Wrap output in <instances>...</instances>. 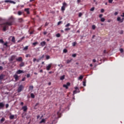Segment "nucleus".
I'll return each mask as SVG.
<instances>
[{"instance_id":"obj_25","label":"nucleus","mask_w":124,"mask_h":124,"mask_svg":"<svg viewBox=\"0 0 124 124\" xmlns=\"http://www.w3.org/2000/svg\"><path fill=\"white\" fill-rule=\"evenodd\" d=\"M31 98H34L35 97V96L34 95V94L32 93H31Z\"/></svg>"},{"instance_id":"obj_18","label":"nucleus","mask_w":124,"mask_h":124,"mask_svg":"<svg viewBox=\"0 0 124 124\" xmlns=\"http://www.w3.org/2000/svg\"><path fill=\"white\" fill-rule=\"evenodd\" d=\"M4 121H5V118H4L3 117L0 120V124H2V123H3V122H4Z\"/></svg>"},{"instance_id":"obj_12","label":"nucleus","mask_w":124,"mask_h":124,"mask_svg":"<svg viewBox=\"0 0 124 124\" xmlns=\"http://www.w3.org/2000/svg\"><path fill=\"white\" fill-rule=\"evenodd\" d=\"M18 23H24V19L22 18H20L18 19Z\"/></svg>"},{"instance_id":"obj_41","label":"nucleus","mask_w":124,"mask_h":124,"mask_svg":"<svg viewBox=\"0 0 124 124\" xmlns=\"http://www.w3.org/2000/svg\"><path fill=\"white\" fill-rule=\"evenodd\" d=\"M82 13H79L78 14V17H82Z\"/></svg>"},{"instance_id":"obj_34","label":"nucleus","mask_w":124,"mask_h":124,"mask_svg":"<svg viewBox=\"0 0 124 124\" xmlns=\"http://www.w3.org/2000/svg\"><path fill=\"white\" fill-rule=\"evenodd\" d=\"M37 44H38V43L34 42L32 43V45H33V46H36Z\"/></svg>"},{"instance_id":"obj_9","label":"nucleus","mask_w":124,"mask_h":124,"mask_svg":"<svg viewBox=\"0 0 124 124\" xmlns=\"http://www.w3.org/2000/svg\"><path fill=\"white\" fill-rule=\"evenodd\" d=\"M21 73H25V72L21 70H18L16 71V74H21Z\"/></svg>"},{"instance_id":"obj_60","label":"nucleus","mask_w":124,"mask_h":124,"mask_svg":"<svg viewBox=\"0 0 124 124\" xmlns=\"http://www.w3.org/2000/svg\"><path fill=\"white\" fill-rule=\"evenodd\" d=\"M124 18L123 17L122 19H121V23H123L124 22Z\"/></svg>"},{"instance_id":"obj_29","label":"nucleus","mask_w":124,"mask_h":124,"mask_svg":"<svg viewBox=\"0 0 124 124\" xmlns=\"http://www.w3.org/2000/svg\"><path fill=\"white\" fill-rule=\"evenodd\" d=\"M18 15H19V16L22 15V14H23V13L21 11H18L17 13Z\"/></svg>"},{"instance_id":"obj_64","label":"nucleus","mask_w":124,"mask_h":124,"mask_svg":"<svg viewBox=\"0 0 124 124\" xmlns=\"http://www.w3.org/2000/svg\"><path fill=\"white\" fill-rule=\"evenodd\" d=\"M121 17H124V13H123V15H122Z\"/></svg>"},{"instance_id":"obj_50","label":"nucleus","mask_w":124,"mask_h":124,"mask_svg":"<svg viewBox=\"0 0 124 124\" xmlns=\"http://www.w3.org/2000/svg\"><path fill=\"white\" fill-rule=\"evenodd\" d=\"M102 16H103V15H102V14H100V15H99V18H102Z\"/></svg>"},{"instance_id":"obj_13","label":"nucleus","mask_w":124,"mask_h":124,"mask_svg":"<svg viewBox=\"0 0 124 124\" xmlns=\"http://www.w3.org/2000/svg\"><path fill=\"white\" fill-rule=\"evenodd\" d=\"M3 107H4V104L2 102L0 103V109H2Z\"/></svg>"},{"instance_id":"obj_54","label":"nucleus","mask_w":124,"mask_h":124,"mask_svg":"<svg viewBox=\"0 0 124 124\" xmlns=\"http://www.w3.org/2000/svg\"><path fill=\"white\" fill-rule=\"evenodd\" d=\"M2 69H3V67L0 66V70H2Z\"/></svg>"},{"instance_id":"obj_14","label":"nucleus","mask_w":124,"mask_h":124,"mask_svg":"<svg viewBox=\"0 0 124 124\" xmlns=\"http://www.w3.org/2000/svg\"><path fill=\"white\" fill-rule=\"evenodd\" d=\"M40 44L42 47H44V46H45V45H46V42L43 41L41 42Z\"/></svg>"},{"instance_id":"obj_38","label":"nucleus","mask_w":124,"mask_h":124,"mask_svg":"<svg viewBox=\"0 0 124 124\" xmlns=\"http://www.w3.org/2000/svg\"><path fill=\"white\" fill-rule=\"evenodd\" d=\"M94 7H92L91 9H90V11H94Z\"/></svg>"},{"instance_id":"obj_44","label":"nucleus","mask_w":124,"mask_h":124,"mask_svg":"<svg viewBox=\"0 0 124 124\" xmlns=\"http://www.w3.org/2000/svg\"><path fill=\"white\" fill-rule=\"evenodd\" d=\"M50 59V56L49 55H47L46 56V60H49Z\"/></svg>"},{"instance_id":"obj_20","label":"nucleus","mask_w":124,"mask_h":124,"mask_svg":"<svg viewBox=\"0 0 124 124\" xmlns=\"http://www.w3.org/2000/svg\"><path fill=\"white\" fill-rule=\"evenodd\" d=\"M72 62V59H71V60H67L66 63H67V64L70 63V62Z\"/></svg>"},{"instance_id":"obj_11","label":"nucleus","mask_w":124,"mask_h":124,"mask_svg":"<svg viewBox=\"0 0 124 124\" xmlns=\"http://www.w3.org/2000/svg\"><path fill=\"white\" fill-rule=\"evenodd\" d=\"M14 78H15L16 81H17L18 79H19V77L18 76V75H17V74H15L14 76Z\"/></svg>"},{"instance_id":"obj_45","label":"nucleus","mask_w":124,"mask_h":124,"mask_svg":"<svg viewBox=\"0 0 124 124\" xmlns=\"http://www.w3.org/2000/svg\"><path fill=\"white\" fill-rule=\"evenodd\" d=\"M113 0H108V3H112V2H113Z\"/></svg>"},{"instance_id":"obj_32","label":"nucleus","mask_w":124,"mask_h":124,"mask_svg":"<svg viewBox=\"0 0 124 124\" xmlns=\"http://www.w3.org/2000/svg\"><path fill=\"white\" fill-rule=\"evenodd\" d=\"M76 44H77V43L76 42H75L74 43H72V45L74 47L75 46H76Z\"/></svg>"},{"instance_id":"obj_30","label":"nucleus","mask_w":124,"mask_h":124,"mask_svg":"<svg viewBox=\"0 0 124 124\" xmlns=\"http://www.w3.org/2000/svg\"><path fill=\"white\" fill-rule=\"evenodd\" d=\"M28 49H29V46H26L25 47H24L23 50H28Z\"/></svg>"},{"instance_id":"obj_31","label":"nucleus","mask_w":124,"mask_h":124,"mask_svg":"<svg viewBox=\"0 0 124 124\" xmlns=\"http://www.w3.org/2000/svg\"><path fill=\"white\" fill-rule=\"evenodd\" d=\"M105 21V18L104 17L101 18V22H104Z\"/></svg>"},{"instance_id":"obj_58","label":"nucleus","mask_w":124,"mask_h":124,"mask_svg":"<svg viewBox=\"0 0 124 124\" xmlns=\"http://www.w3.org/2000/svg\"><path fill=\"white\" fill-rule=\"evenodd\" d=\"M75 89L76 91L78 90V91H79V89L78 88V87H75Z\"/></svg>"},{"instance_id":"obj_61","label":"nucleus","mask_w":124,"mask_h":124,"mask_svg":"<svg viewBox=\"0 0 124 124\" xmlns=\"http://www.w3.org/2000/svg\"><path fill=\"white\" fill-rule=\"evenodd\" d=\"M25 80H26V78H24L22 79V81H25Z\"/></svg>"},{"instance_id":"obj_3","label":"nucleus","mask_w":124,"mask_h":124,"mask_svg":"<svg viewBox=\"0 0 124 124\" xmlns=\"http://www.w3.org/2000/svg\"><path fill=\"white\" fill-rule=\"evenodd\" d=\"M24 89V86L22 85H20L17 89V93H21Z\"/></svg>"},{"instance_id":"obj_36","label":"nucleus","mask_w":124,"mask_h":124,"mask_svg":"<svg viewBox=\"0 0 124 124\" xmlns=\"http://www.w3.org/2000/svg\"><path fill=\"white\" fill-rule=\"evenodd\" d=\"M70 23H67L65 26V28H68V27H70Z\"/></svg>"},{"instance_id":"obj_37","label":"nucleus","mask_w":124,"mask_h":124,"mask_svg":"<svg viewBox=\"0 0 124 124\" xmlns=\"http://www.w3.org/2000/svg\"><path fill=\"white\" fill-rule=\"evenodd\" d=\"M96 26L94 25L92 26V30H95Z\"/></svg>"},{"instance_id":"obj_40","label":"nucleus","mask_w":124,"mask_h":124,"mask_svg":"<svg viewBox=\"0 0 124 124\" xmlns=\"http://www.w3.org/2000/svg\"><path fill=\"white\" fill-rule=\"evenodd\" d=\"M63 52L64 53H67V49H64Z\"/></svg>"},{"instance_id":"obj_2","label":"nucleus","mask_w":124,"mask_h":124,"mask_svg":"<svg viewBox=\"0 0 124 124\" xmlns=\"http://www.w3.org/2000/svg\"><path fill=\"white\" fill-rule=\"evenodd\" d=\"M66 6H67V4L65 2H64L61 8L62 11H64V10H65V7H66Z\"/></svg>"},{"instance_id":"obj_19","label":"nucleus","mask_w":124,"mask_h":124,"mask_svg":"<svg viewBox=\"0 0 124 124\" xmlns=\"http://www.w3.org/2000/svg\"><path fill=\"white\" fill-rule=\"evenodd\" d=\"M12 42L13 43H15L16 42V41L15 40V37H13L12 39Z\"/></svg>"},{"instance_id":"obj_51","label":"nucleus","mask_w":124,"mask_h":124,"mask_svg":"<svg viewBox=\"0 0 124 124\" xmlns=\"http://www.w3.org/2000/svg\"><path fill=\"white\" fill-rule=\"evenodd\" d=\"M104 11H105V10H104V9H102L101 10V13H103V12H104Z\"/></svg>"},{"instance_id":"obj_39","label":"nucleus","mask_w":124,"mask_h":124,"mask_svg":"<svg viewBox=\"0 0 124 124\" xmlns=\"http://www.w3.org/2000/svg\"><path fill=\"white\" fill-rule=\"evenodd\" d=\"M56 37H61V34H60V33H57V34H56Z\"/></svg>"},{"instance_id":"obj_42","label":"nucleus","mask_w":124,"mask_h":124,"mask_svg":"<svg viewBox=\"0 0 124 124\" xmlns=\"http://www.w3.org/2000/svg\"><path fill=\"white\" fill-rule=\"evenodd\" d=\"M0 43H4V41H3V40L0 39Z\"/></svg>"},{"instance_id":"obj_47","label":"nucleus","mask_w":124,"mask_h":124,"mask_svg":"<svg viewBox=\"0 0 124 124\" xmlns=\"http://www.w3.org/2000/svg\"><path fill=\"white\" fill-rule=\"evenodd\" d=\"M120 52L121 53H123L124 52V49L123 48H121L120 50Z\"/></svg>"},{"instance_id":"obj_33","label":"nucleus","mask_w":124,"mask_h":124,"mask_svg":"<svg viewBox=\"0 0 124 124\" xmlns=\"http://www.w3.org/2000/svg\"><path fill=\"white\" fill-rule=\"evenodd\" d=\"M8 44V42H6L5 43H4V46H6L7 47H8V45H7Z\"/></svg>"},{"instance_id":"obj_23","label":"nucleus","mask_w":124,"mask_h":124,"mask_svg":"<svg viewBox=\"0 0 124 124\" xmlns=\"http://www.w3.org/2000/svg\"><path fill=\"white\" fill-rule=\"evenodd\" d=\"M84 78V76L81 75L78 78V80H82Z\"/></svg>"},{"instance_id":"obj_56","label":"nucleus","mask_w":124,"mask_h":124,"mask_svg":"<svg viewBox=\"0 0 124 124\" xmlns=\"http://www.w3.org/2000/svg\"><path fill=\"white\" fill-rule=\"evenodd\" d=\"M44 55H42V57H40V59L41 60H42V59H44Z\"/></svg>"},{"instance_id":"obj_55","label":"nucleus","mask_w":124,"mask_h":124,"mask_svg":"<svg viewBox=\"0 0 124 124\" xmlns=\"http://www.w3.org/2000/svg\"><path fill=\"white\" fill-rule=\"evenodd\" d=\"M41 59H37L36 60V62H39V61L41 60Z\"/></svg>"},{"instance_id":"obj_1","label":"nucleus","mask_w":124,"mask_h":124,"mask_svg":"<svg viewBox=\"0 0 124 124\" xmlns=\"http://www.w3.org/2000/svg\"><path fill=\"white\" fill-rule=\"evenodd\" d=\"M13 23H14V18L11 17L8 22L1 24V27L3 28V31H6V29L8 28V26H12V25H13Z\"/></svg>"},{"instance_id":"obj_4","label":"nucleus","mask_w":124,"mask_h":124,"mask_svg":"<svg viewBox=\"0 0 124 124\" xmlns=\"http://www.w3.org/2000/svg\"><path fill=\"white\" fill-rule=\"evenodd\" d=\"M70 86V83L67 82L66 84H64L63 85V88H65V89H68V86Z\"/></svg>"},{"instance_id":"obj_17","label":"nucleus","mask_w":124,"mask_h":124,"mask_svg":"<svg viewBox=\"0 0 124 124\" xmlns=\"http://www.w3.org/2000/svg\"><path fill=\"white\" fill-rule=\"evenodd\" d=\"M19 66H20V67H23V66H25V63L24 62H21V63L19 64Z\"/></svg>"},{"instance_id":"obj_63","label":"nucleus","mask_w":124,"mask_h":124,"mask_svg":"<svg viewBox=\"0 0 124 124\" xmlns=\"http://www.w3.org/2000/svg\"><path fill=\"white\" fill-rule=\"evenodd\" d=\"M47 33V32L46 31H45L44 32V35H46V34Z\"/></svg>"},{"instance_id":"obj_10","label":"nucleus","mask_w":124,"mask_h":124,"mask_svg":"<svg viewBox=\"0 0 124 124\" xmlns=\"http://www.w3.org/2000/svg\"><path fill=\"white\" fill-rule=\"evenodd\" d=\"M22 109H23L24 112H27V111L28 110V107H27V106H23L22 107Z\"/></svg>"},{"instance_id":"obj_35","label":"nucleus","mask_w":124,"mask_h":124,"mask_svg":"<svg viewBox=\"0 0 124 124\" xmlns=\"http://www.w3.org/2000/svg\"><path fill=\"white\" fill-rule=\"evenodd\" d=\"M64 30L65 31H70V28H65Z\"/></svg>"},{"instance_id":"obj_24","label":"nucleus","mask_w":124,"mask_h":124,"mask_svg":"<svg viewBox=\"0 0 124 124\" xmlns=\"http://www.w3.org/2000/svg\"><path fill=\"white\" fill-rule=\"evenodd\" d=\"M10 120H13V119H14V115H11L10 116Z\"/></svg>"},{"instance_id":"obj_22","label":"nucleus","mask_w":124,"mask_h":124,"mask_svg":"<svg viewBox=\"0 0 124 124\" xmlns=\"http://www.w3.org/2000/svg\"><path fill=\"white\" fill-rule=\"evenodd\" d=\"M80 93V91H78L77 92V90H75L73 92V94H76V93Z\"/></svg>"},{"instance_id":"obj_43","label":"nucleus","mask_w":124,"mask_h":124,"mask_svg":"<svg viewBox=\"0 0 124 124\" xmlns=\"http://www.w3.org/2000/svg\"><path fill=\"white\" fill-rule=\"evenodd\" d=\"M31 77V75L30 74H28L27 75V78H30Z\"/></svg>"},{"instance_id":"obj_7","label":"nucleus","mask_w":124,"mask_h":124,"mask_svg":"<svg viewBox=\"0 0 124 124\" xmlns=\"http://www.w3.org/2000/svg\"><path fill=\"white\" fill-rule=\"evenodd\" d=\"M4 77H5V75L3 74L0 75V81H2L4 78Z\"/></svg>"},{"instance_id":"obj_15","label":"nucleus","mask_w":124,"mask_h":124,"mask_svg":"<svg viewBox=\"0 0 124 124\" xmlns=\"http://www.w3.org/2000/svg\"><path fill=\"white\" fill-rule=\"evenodd\" d=\"M24 11L27 12V14H30V9L29 8H25L24 9Z\"/></svg>"},{"instance_id":"obj_53","label":"nucleus","mask_w":124,"mask_h":124,"mask_svg":"<svg viewBox=\"0 0 124 124\" xmlns=\"http://www.w3.org/2000/svg\"><path fill=\"white\" fill-rule=\"evenodd\" d=\"M72 57H73V58H75L76 57V54H74L72 55Z\"/></svg>"},{"instance_id":"obj_6","label":"nucleus","mask_w":124,"mask_h":124,"mask_svg":"<svg viewBox=\"0 0 124 124\" xmlns=\"http://www.w3.org/2000/svg\"><path fill=\"white\" fill-rule=\"evenodd\" d=\"M51 67H52V63H50L46 67V70H50Z\"/></svg>"},{"instance_id":"obj_8","label":"nucleus","mask_w":124,"mask_h":124,"mask_svg":"<svg viewBox=\"0 0 124 124\" xmlns=\"http://www.w3.org/2000/svg\"><path fill=\"white\" fill-rule=\"evenodd\" d=\"M16 62H23V58L22 57H19L16 59Z\"/></svg>"},{"instance_id":"obj_28","label":"nucleus","mask_w":124,"mask_h":124,"mask_svg":"<svg viewBox=\"0 0 124 124\" xmlns=\"http://www.w3.org/2000/svg\"><path fill=\"white\" fill-rule=\"evenodd\" d=\"M64 77H65V76L63 75L60 78V80H64Z\"/></svg>"},{"instance_id":"obj_52","label":"nucleus","mask_w":124,"mask_h":124,"mask_svg":"<svg viewBox=\"0 0 124 124\" xmlns=\"http://www.w3.org/2000/svg\"><path fill=\"white\" fill-rule=\"evenodd\" d=\"M8 107H9V104H7L6 105V108H8Z\"/></svg>"},{"instance_id":"obj_57","label":"nucleus","mask_w":124,"mask_h":124,"mask_svg":"<svg viewBox=\"0 0 124 124\" xmlns=\"http://www.w3.org/2000/svg\"><path fill=\"white\" fill-rule=\"evenodd\" d=\"M48 25V23L47 22H46L45 24V27H47V26Z\"/></svg>"},{"instance_id":"obj_26","label":"nucleus","mask_w":124,"mask_h":124,"mask_svg":"<svg viewBox=\"0 0 124 124\" xmlns=\"http://www.w3.org/2000/svg\"><path fill=\"white\" fill-rule=\"evenodd\" d=\"M29 90L30 91H32L33 90V86H30L29 87Z\"/></svg>"},{"instance_id":"obj_16","label":"nucleus","mask_w":124,"mask_h":124,"mask_svg":"<svg viewBox=\"0 0 124 124\" xmlns=\"http://www.w3.org/2000/svg\"><path fill=\"white\" fill-rule=\"evenodd\" d=\"M45 123H46V120L44 119H43L42 121L39 122V124H45Z\"/></svg>"},{"instance_id":"obj_48","label":"nucleus","mask_w":124,"mask_h":124,"mask_svg":"<svg viewBox=\"0 0 124 124\" xmlns=\"http://www.w3.org/2000/svg\"><path fill=\"white\" fill-rule=\"evenodd\" d=\"M29 57H31V55H30V54H26V58H29Z\"/></svg>"},{"instance_id":"obj_21","label":"nucleus","mask_w":124,"mask_h":124,"mask_svg":"<svg viewBox=\"0 0 124 124\" xmlns=\"http://www.w3.org/2000/svg\"><path fill=\"white\" fill-rule=\"evenodd\" d=\"M57 115H58L59 118H61V117H62V113H61V112H60V111L57 112Z\"/></svg>"},{"instance_id":"obj_59","label":"nucleus","mask_w":124,"mask_h":124,"mask_svg":"<svg viewBox=\"0 0 124 124\" xmlns=\"http://www.w3.org/2000/svg\"><path fill=\"white\" fill-rule=\"evenodd\" d=\"M93 62H96V60L95 59H93Z\"/></svg>"},{"instance_id":"obj_5","label":"nucleus","mask_w":124,"mask_h":124,"mask_svg":"<svg viewBox=\"0 0 124 124\" xmlns=\"http://www.w3.org/2000/svg\"><path fill=\"white\" fill-rule=\"evenodd\" d=\"M16 58V56L13 55L11 57L10 59H9L10 62H13L14 60H15V58Z\"/></svg>"},{"instance_id":"obj_62","label":"nucleus","mask_w":124,"mask_h":124,"mask_svg":"<svg viewBox=\"0 0 124 124\" xmlns=\"http://www.w3.org/2000/svg\"><path fill=\"white\" fill-rule=\"evenodd\" d=\"M114 15L115 16H116V15H118V12H116L115 13H114Z\"/></svg>"},{"instance_id":"obj_49","label":"nucleus","mask_w":124,"mask_h":124,"mask_svg":"<svg viewBox=\"0 0 124 124\" xmlns=\"http://www.w3.org/2000/svg\"><path fill=\"white\" fill-rule=\"evenodd\" d=\"M36 58H33V62H36Z\"/></svg>"},{"instance_id":"obj_46","label":"nucleus","mask_w":124,"mask_h":124,"mask_svg":"<svg viewBox=\"0 0 124 124\" xmlns=\"http://www.w3.org/2000/svg\"><path fill=\"white\" fill-rule=\"evenodd\" d=\"M83 85L84 87H86V81L83 82Z\"/></svg>"},{"instance_id":"obj_27","label":"nucleus","mask_w":124,"mask_h":124,"mask_svg":"<svg viewBox=\"0 0 124 124\" xmlns=\"http://www.w3.org/2000/svg\"><path fill=\"white\" fill-rule=\"evenodd\" d=\"M117 21L118 22H120V23H121L122 19H121V17H117Z\"/></svg>"}]
</instances>
